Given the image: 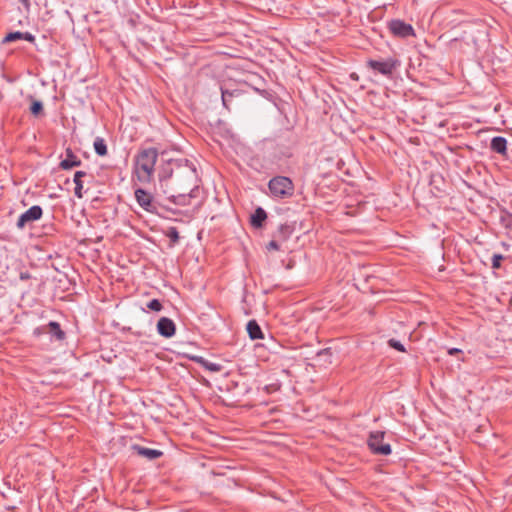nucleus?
Wrapping results in <instances>:
<instances>
[{
  "label": "nucleus",
  "mask_w": 512,
  "mask_h": 512,
  "mask_svg": "<svg viewBox=\"0 0 512 512\" xmlns=\"http://www.w3.org/2000/svg\"><path fill=\"white\" fill-rule=\"evenodd\" d=\"M177 174L171 182L173 189L177 194L170 195L167 199L180 206H187L192 203V199L200 197L201 180L198 177L194 164L188 159H180Z\"/></svg>",
  "instance_id": "1"
},
{
  "label": "nucleus",
  "mask_w": 512,
  "mask_h": 512,
  "mask_svg": "<svg viewBox=\"0 0 512 512\" xmlns=\"http://www.w3.org/2000/svg\"><path fill=\"white\" fill-rule=\"evenodd\" d=\"M158 150L155 147L141 148L133 159V174L142 184H150L154 180Z\"/></svg>",
  "instance_id": "2"
},
{
  "label": "nucleus",
  "mask_w": 512,
  "mask_h": 512,
  "mask_svg": "<svg viewBox=\"0 0 512 512\" xmlns=\"http://www.w3.org/2000/svg\"><path fill=\"white\" fill-rule=\"evenodd\" d=\"M268 189L274 198L287 199L293 196L295 186L287 176H274L268 182Z\"/></svg>",
  "instance_id": "3"
},
{
  "label": "nucleus",
  "mask_w": 512,
  "mask_h": 512,
  "mask_svg": "<svg viewBox=\"0 0 512 512\" xmlns=\"http://www.w3.org/2000/svg\"><path fill=\"white\" fill-rule=\"evenodd\" d=\"M42 335H49L52 342L58 343H63L67 338L66 332L62 329L60 323L56 321H50L33 330V336L40 337Z\"/></svg>",
  "instance_id": "4"
},
{
  "label": "nucleus",
  "mask_w": 512,
  "mask_h": 512,
  "mask_svg": "<svg viewBox=\"0 0 512 512\" xmlns=\"http://www.w3.org/2000/svg\"><path fill=\"white\" fill-rule=\"evenodd\" d=\"M384 431H372L370 432L367 445L371 452L375 455H390L392 452L391 445L389 443H384Z\"/></svg>",
  "instance_id": "5"
},
{
  "label": "nucleus",
  "mask_w": 512,
  "mask_h": 512,
  "mask_svg": "<svg viewBox=\"0 0 512 512\" xmlns=\"http://www.w3.org/2000/svg\"><path fill=\"white\" fill-rule=\"evenodd\" d=\"M368 68L391 78L394 71L400 66L399 60L395 58H387L385 60L369 59L366 62Z\"/></svg>",
  "instance_id": "6"
},
{
  "label": "nucleus",
  "mask_w": 512,
  "mask_h": 512,
  "mask_svg": "<svg viewBox=\"0 0 512 512\" xmlns=\"http://www.w3.org/2000/svg\"><path fill=\"white\" fill-rule=\"evenodd\" d=\"M134 195L141 208L149 213L158 214V203L150 192L142 188H137Z\"/></svg>",
  "instance_id": "7"
},
{
  "label": "nucleus",
  "mask_w": 512,
  "mask_h": 512,
  "mask_svg": "<svg viewBox=\"0 0 512 512\" xmlns=\"http://www.w3.org/2000/svg\"><path fill=\"white\" fill-rule=\"evenodd\" d=\"M43 215V209L39 205H34L22 213L16 223L18 229H24L28 224H31L35 221L41 219Z\"/></svg>",
  "instance_id": "8"
},
{
  "label": "nucleus",
  "mask_w": 512,
  "mask_h": 512,
  "mask_svg": "<svg viewBox=\"0 0 512 512\" xmlns=\"http://www.w3.org/2000/svg\"><path fill=\"white\" fill-rule=\"evenodd\" d=\"M388 29L396 37L407 38L410 36H415V31L412 25L400 19L391 20L388 23Z\"/></svg>",
  "instance_id": "9"
},
{
  "label": "nucleus",
  "mask_w": 512,
  "mask_h": 512,
  "mask_svg": "<svg viewBox=\"0 0 512 512\" xmlns=\"http://www.w3.org/2000/svg\"><path fill=\"white\" fill-rule=\"evenodd\" d=\"M180 159H169L165 163H163L158 172V178L160 182L171 180L173 181L175 175L178 171V166H180Z\"/></svg>",
  "instance_id": "10"
},
{
  "label": "nucleus",
  "mask_w": 512,
  "mask_h": 512,
  "mask_svg": "<svg viewBox=\"0 0 512 512\" xmlns=\"http://www.w3.org/2000/svg\"><path fill=\"white\" fill-rule=\"evenodd\" d=\"M157 332L165 338H171L176 333L174 321L168 317H161L157 322Z\"/></svg>",
  "instance_id": "11"
},
{
  "label": "nucleus",
  "mask_w": 512,
  "mask_h": 512,
  "mask_svg": "<svg viewBox=\"0 0 512 512\" xmlns=\"http://www.w3.org/2000/svg\"><path fill=\"white\" fill-rule=\"evenodd\" d=\"M66 158L59 163L62 170H70L74 167H79L82 164L80 158L73 152L70 147L65 150Z\"/></svg>",
  "instance_id": "12"
},
{
  "label": "nucleus",
  "mask_w": 512,
  "mask_h": 512,
  "mask_svg": "<svg viewBox=\"0 0 512 512\" xmlns=\"http://www.w3.org/2000/svg\"><path fill=\"white\" fill-rule=\"evenodd\" d=\"M132 449L136 452L138 456L147 458L149 460L158 459L163 455V452L160 450L143 447L138 444L133 445Z\"/></svg>",
  "instance_id": "13"
},
{
  "label": "nucleus",
  "mask_w": 512,
  "mask_h": 512,
  "mask_svg": "<svg viewBox=\"0 0 512 512\" xmlns=\"http://www.w3.org/2000/svg\"><path fill=\"white\" fill-rule=\"evenodd\" d=\"M16 40H26L30 43L35 42V36L30 32L14 31L8 33L2 40V44L10 43Z\"/></svg>",
  "instance_id": "14"
},
{
  "label": "nucleus",
  "mask_w": 512,
  "mask_h": 512,
  "mask_svg": "<svg viewBox=\"0 0 512 512\" xmlns=\"http://www.w3.org/2000/svg\"><path fill=\"white\" fill-rule=\"evenodd\" d=\"M294 227L290 224H281L277 231L273 234V237L279 240L280 242L287 241L293 234Z\"/></svg>",
  "instance_id": "15"
},
{
  "label": "nucleus",
  "mask_w": 512,
  "mask_h": 512,
  "mask_svg": "<svg viewBox=\"0 0 512 512\" xmlns=\"http://www.w3.org/2000/svg\"><path fill=\"white\" fill-rule=\"evenodd\" d=\"M266 219V211L262 207H258L251 215L250 223L254 228H261Z\"/></svg>",
  "instance_id": "16"
},
{
  "label": "nucleus",
  "mask_w": 512,
  "mask_h": 512,
  "mask_svg": "<svg viewBox=\"0 0 512 512\" xmlns=\"http://www.w3.org/2000/svg\"><path fill=\"white\" fill-rule=\"evenodd\" d=\"M246 329H247L249 337L252 340H257V339L263 338V333H262L261 327L259 326V324L257 323L256 320H250L247 323Z\"/></svg>",
  "instance_id": "17"
},
{
  "label": "nucleus",
  "mask_w": 512,
  "mask_h": 512,
  "mask_svg": "<svg viewBox=\"0 0 512 512\" xmlns=\"http://www.w3.org/2000/svg\"><path fill=\"white\" fill-rule=\"evenodd\" d=\"M491 149L500 154H505L507 151V141L504 137H494L491 141Z\"/></svg>",
  "instance_id": "18"
},
{
  "label": "nucleus",
  "mask_w": 512,
  "mask_h": 512,
  "mask_svg": "<svg viewBox=\"0 0 512 512\" xmlns=\"http://www.w3.org/2000/svg\"><path fill=\"white\" fill-rule=\"evenodd\" d=\"M195 361L199 363L205 370L210 372H220L223 369V366L219 363L210 362L203 357H196Z\"/></svg>",
  "instance_id": "19"
},
{
  "label": "nucleus",
  "mask_w": 512,
  "mask_h": 512,
  "mask_svg": "<svg viewBox=\"0 0 512 512\" xmlns=\"http://www.w3.org/2000/svg\"><path fill=\"white\" fill-rule=\"evenodd\" d=\"M86 175H87V173L84 171H77L74 174V179H73V181L75 183L74 193L77 198L83 197V195H82V189H83L82 178L85 177Z\"/></svg>",
  "instance_id": "20"
},
{
  "label": "nucleus",
  "mask_w": 512,
  "mask_h": 512,
  "mask_svg": "<svg viewBox=\"0 0 512 512\" xmlns=\"http://www.w3.org/2000/svg\"><path fill=\"white\" fill-rule=\"evenodd\" d=\"M93 147L95 150V153L99 156H106L107 155V145L105 140L102 137H96L93 143Z\"/></svg>",
  "instance_id": "21"
},
{
  "label": "nucleus",
  "mask_w": 512,
  "mask_h": 512,
  "mask_svg": "<svg viewBox=\"0 0 512 512\" xmlns=\"http://www.w3.org/2000/svg\"><path fill=\"white\" fill-rule=\"evenodd\" d=\"M238 95H240V93L237 90L229 91V90L221 89V97H222V102H223L224 107L227 109H230V102L232 101L234 96H238Z\"/></svg>",
  "instance_id": "22"
},
{
  "label": "nucleus",
  "mask_w": 512,
  "mask_h": 512,
  "mask_svg": "<svg viewBox=\"0 0 512 512\" xmlns=\"http://www.w3.org/2000/svg\"><path fill=\"white\" fill-rule=\"evenodd\" d=\"M31 99V105H30V112L35 117L41 116L44 114V108L43 103L39 100L34 99L32 96Z\"/></svg>",
  "instance_id": "23"
},
{
  "label": "nucleus",
  "mask_w": 512,
  "mask_h": 512,
  "mask_svg": "<svg viewBox=\"0 0 512 512\" xmlns=\"http://www.w3.org/2000/svg\"><path fill=\"white\" fill-rule=\"evenodd\" d=\"M166 236L169 238L172 244L179 242L180 236L176 227H170L166 232Z\"/></svg>",
  "instance_id": "24"
},
{
  "label": "nucleus",
  "mask_w": 512,
  "mask_h": 512,
  "mask_svg": "<svg viewBox=\"0 0 512 512\" xmlns=\"http://www.w3.org/2000/svg\"><path fill=\"white\" fill-rule=\"evenodd\" d=\"M147 308L152 311L159 312L162 310L163 305L158 299H152L147 303Z\"/></svg>",
  "instance_id": "25"
},
{
  "label": "nucleus",
  "mask_w": 512,
  "mask_h": 512,
  "mask_svg": "<svg viewBox=\"0 0 512 512\" xmlns=\"http://www.w3.org/2000/svg\"><path fill=\"white\" fill-rule=\"evenodd\" d=\"M388 345H389V347H391L397 351H400V352L406 351L404 345L400 341H398L394 338H391L388 340Z\"/></svg>",
  "instance_id": "26"
},
{
  "label": "nucleus",
  "mask_w": 512,
  "mask_h": 512,
  "mask_svg": "<svg viewBox=\"0 0 512 512\" xmlns=\"http://www.w3.org/2000/svg\"><path fill=\"white\" fill-rule=\"evenodd\" d=\"M280 388H281V384L279 382H275V383L266 385L263 389L265 390L266 393L272 394L274 392L279 391Z\"/></svg>",
  "instance_id": "27"
},
{
  "label": "nucleus",
  "mask_w": 512,
  "mask_h": 512,
  "mask_svg": "<svg viewBox=\"0 0 512 512\" xmlns=\"http://www.w3.org/2000/svg\"><path fill=\"white\" fill-rule=\"evenodd\" d=\"M279 240H277L276 238H274L273 240H271L267 246H266V249L268 251H272V250H275V251H278L280 250V245H279Z\"/></svg>",
  "instance_id": "28"
},
{
  "label": "nucleus",
  "mask_w": 512,
  "mask_h": 512,
  "mask_svg": "<svg viewBox=\"0 0 512 512\" xmlns=\"http://www.w3.org/2000/svg\"><path fill=\"white\" fill-rule=\"evenodd\" d=\"M504 259V257L500 254H494L492 257V267L493 268H499L501 265V261Z\"/></svg>",
  "instance_id": "29"
},
{
  "label": "nucleus",
  "mask_w": 512,
  "mask_h": 512,
  "mask_svg": "<svg viewBox=\"0 0 512 512\" xmlns=\"http://www.w3.org/2000/svg\"><path fill=\"white\" fill-rule=\"evenodd\" d=\"M20 280L26 281L32 278L31 274L28 271H21L19 275Z\"/></svg>",
  "instance_id": "30"
},
{
  "label": "nucleus",
  "mask_w": 512,
  "mask_h": 512,
  "mask_svg": "<svg viewBox=\"0 0 512 512\" xmlns=\"http://www.w3.org/2000/svg\"><path fill=\"white\" fill-rule=\"evenodd\" d=\"M448 353H449L450 355H456V354H458V353H461V350H460V349H458V348H451V349H449V350H448Z\"/></svg>",
  "instance_id": "31"
},
{
  "label": "nucleus",
  "mask_w": 512,
  "mask_h": 512,
  "mask_svg": "<svg viewBox=\"0 0 512 512\" xmlns=\"http://www.w3.org/2000/svg\"><path fill=\"white\" fill-rule=\"evenodd\" d=\"M20 2H21L25 7H29V5H30V0H20Z\"/></svg>",
  "instance_id": "32"
},
{
  "label": "nucleus",
  "mask_w": 512,
  "mask_h": 512,
  "mask_svg": "<svg viewBox=\"0 0 512 512\" xmlns=\"http://www.w3.org/2000/svg\"><path fill=\"white\" fill-rule=\"evenodd\" d=\"M350 77H351L352 79H355V80H357V79H358V76H357V74H356V73H352V74L350 75Z\"/></svg>",
  "instance_id": "33"
},
{
  "label": "nucleus",
  "mask_w": 512,
  "mask_h": 512,
  "mask_svg": "<svg viewBox=\"0 0 512 512\" xmlns=\"http://www.w3.org/2000/svg\"><path fill=\"white\" fill-rule=\"evenodd\" d=\"M3 93L0 91V101L3 99Z\"/></svg>",
  "instance_id": "34"
}]
</instances>
